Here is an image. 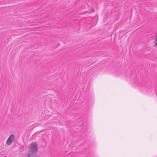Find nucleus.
<instances>
[{
  "instance_id": "nucleus-1",
  "label": "nucleus",
  "mask_w": 157,
  "mask_h": 157,
  "mask_svg": "<svg viewBox=\"0 0 157 157\" xmlns=\"http://www.w3.org/2000/svg\"><path fill=\"white\" fill-rule=\"evenodd\" d=\"M38 151L37 144L36 142L32 143L29 151V157H33L37 154Z\"/></svg>"
},
{
  "instance_id": "nucleus-2",
  "label": "nucleus",
  "mask_w": 157,
  "mask_h": 157,
  "mask_svg": "<svg viewBox=\"0 0 157 157\" xmlns=\"http://www.w3.org/2000/svg\"><path fill=\"white\" fill-rule=\"evenodd\" d=\"M15 138L14 135H11L8 139L6 143L8 145H10L13 141L14 140V139Z\"/></svg>"
},
{
  "instance_id": "nucleus-3",
  "label": "nucleus",
  "mask_w": 157,
  "mask_h": 157,
  "mask_svg": "<svg viewBox=\"0 0 157 157\" xmlns=\"http://www.w3.org/2000/svg\"><path fill=\"white\" fill-rule=\"evenodd\" d=\"M155 46L157 47V34H156L155 36Z\"/></svg>"
}]
</instances>
